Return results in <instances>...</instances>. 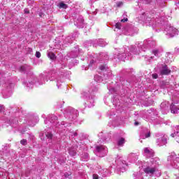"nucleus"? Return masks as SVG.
Returning a JSON list of instances; mask_svg holds the SVG:
<instances>
[{
  "mask_svg": "<svg viewBox=\"0 0 179 179\" xmlns=\"http://www.w3.org/2000/svg\"><path fill=\"white\" fill-rule=\"evenodd\" d=\"M141 21L147 26H151L155 28L157 26H163L164 27V33L168 37H174L178 35V29H176L169 22H164V17H160L159 14L143 13L141 15Z\"/></svg>",
  "mask_w": 179,
  "mask_h": 179,
  "instance_id": "f257e3e1",
  "label": "nucleus"
},
{
  "mask_svg": "<svg viewBox=\"0 0 179 179\" xmlns=\"http://www.w3.org/2000/svg\"><path fill=\"white\" fill-rule=\"evenodd\" d=\"M155 44V42H148V41H145L143 43L141 42L137 45H132L131 46L129 51L131 54H134V55H139V53L141 51H146L148 50V48L152 47Z\"/></svg>",
  "mask_w": 179,
  "mask_h": 179,
  "instance_id": "f03ea898",
  "label": "nucleus"
},
{
  "mask_svg": "<svg viewBox=\"0 0 179 179\" xmlns=\"http://www.w3.org/2000/svg\"><path fill=\"white\" fill-rule=\"evenodd\" d=\"M31 79H34L33 81L29 80L28 83H27V87H29V89L33 88V85L36 83V80H38V83L39 85H43V83H45V82H48V75L47 74H41L39 76V79L35 78L34 76L31 77Z\"/></svg>",
  "mask_w": 179,
  "mask_h": 179,
  "instance_id": "7ed1b4c3",
  "label": "nucleus"
},
{
  "mask_svg": "<svg viewBox=\"0 0 179 179\" xmlns=\"http://www.w3.org/2000/svg\"><path fill=\"white\" fill-rule=\"evenodd\" d=\"M108 59V56L104 52H101L99 55H96L93 59L90 62L89 66H96L98 64L101 63V62L107 61Z\"/></svg>",
  "mask_w": 179,
  "mask_h": 179,
  "instance_id": "20e7f679",
  "label": "nucleus"
},
{
  "mask_svg": "<svg viewBox=\"0 0 179 179\" xmlns=\"http://www.w3.org/2000/svg\"><path fill=\"white\" fill-rule=\"evenodd\" d=\"M79 115V112L71 107L66 108L64 110V117L70 121H73Z\"/></svg>",
  "mask_w": 179,
  "mask_h": 179,
  "instance_id": "39448f33",
  "label": "nucleus"
},
{
  "mask_svg": "<svg viewBox=\"0 0 179 179\" xmlns=\"http://www.w3.org/2000/svg\"><path fill=\"white\" fill-rule=\"evenodd\" d=\"M144 173L147 174L148 176H150V177H153L155 174L159 171V169L156 168V166L152 164V165H148L146 168L143 169Z\"/></svg>",
  "mask_w": 179,
  "mask_h": 179,
  "instance_id": "423d86ee",
  "label": "nucleus"
},
{
  "mask_svg": "<svg viewBox=\"0 0 179 179\" xmlns=\"http://www.w3.org/2000/svg\"><path fill=\"white\" fill-rule=\"evenodd\" d=\"M83 96L85 99H87V101L85 102V107H88L89 108L94 106V99L93 96L89 95L87 92H83Z\"/></svg>",
  "mask_w": 179,
  "mask_h": 179,
  "instance_id": "0eeeda50",
  "label": "nucleus"
},
{
  "mask_svg": "<svg viewBox=\"0 0 179 179\" xmlns=\"http://www.w3.org/2000/svg\"><path fill=\"white\" fill-rule=\"evenodd\" d=\"M96 150L97 153H99V157H104L107 153H108V150L107 149V147L105 145H96Z\"/></svg>",
  "mask_w": 179,
  "mask_h": 179,
  "instance_id": "6e6552de",
  "label": "nucleus"
},
{
  "mask_svg": "<svg viewBox=\"0 0 179 179\" xmlns=\"http://www.w3.org/2000/svg\"><path fill=\"white\" fill-rule=\"evenodd\" d=\"M117 58L120 61H128L129 59H131V58L132 57L129 56V55H127V53H125V50L122 49L117 54Z\"/></svg>",
  "mask_w": 179,
  "mask_h": 179,
  "instance_id": "1a4fd4ad",
  "label": "nucleus"
},
{
  "mask_svg": "<svg viewBox=\"0 0 179 179\" xmlns=\"http://www.w3.org/2000/svg\"><path fill=\"white\" fill-rule=\"evenodd\" d=\"M150 137V130L146 128H144L141 130L140 134V142L142 143V140L141 139H146V138Z\"/></svg>",
  "mask_w": 179,
  "mask_h": 179,
  "instance_id": "9d476101",
  "label": "nucleus"
},
{
  "mask_svg": "<svg viewBox=\"0 0 179 179\" xmlns=\"http://www.w3.org/2000/svg\"><path fill=\"white\" fill-rule=\"evenodd\" d=\"M159 73L161 75H170L171 70L169 69L167 65L162 64L161 66H159Z\"/></svg>",
  "mask_w": 179,
  "mask_h": 179,
  "instance_id": "9b49d317",
  "label": "nucleus"
},
{
  "mask_svg": "<svg viewBox=\"0 0 179 179\" xmlns=\"http://www.w3.org/2000/svg\"><path fill=\"white\" fill-rule=\"evenodd\" d=\"M74 24L78 29H83L85 27V20H83V17L79 16L77 20L74 21Z\"/></svg>",
  "mask_w": 179,
  "mask_h": 179,
  "instance_id": "f8f14e48",
  "label": "nucleus"
},
{
  "mask_svg": "<svg viewBox=\"0 0 179 179\" xmlns=\"http://www.w3.org/2000/svg\"><path fill=\"white\" fill-rule=\"evenodd\" d=\"M169 101H165L160 105L162 114H167L169 113Z\"/></svg>",
  "mask_w": 179,
  "mask_h": 179,
  "instance_id": "ddd939ff",
  "label": "nucleus"
},
{
  "mask_svg": "<svg viewBox=\"0 0 179 179\" xmlns=\"http://www.w3.org/2000/svg\"><path fill=\"white\" fill-rule=\"evenodd\" d=\"M143 152L146 157H153L155 156V152L149 148H145Z\"/></svg>",
  "mask_w": 179,
  "mask_h": 179,
  "instance_id": "4468645a",
  "label": "nucleus"
},
{
  "mask_svg": "<svg viewBox=\"0 0 179 179\" xmlns=\"http://www.w3.org/2000/svg\"><path fill=\"white\" fill-rule=\"evenodd\" d=\"M157 143L158 146H164V145H166L167 143V138L166 136H163L157 140Z\"/></svg>",
  "mask_w": 179,
  "mask_h": 179,
  "instance_id": "2eb2a0df",
  "label": "nucleus"
},
{
  "mask_svg": "<svg viewBox=\"0 0 179 179\" xmlns=\"http://www.w3.org/2000/svg\"><path fill=\"white\" fill-rule=\"evenodd\" d=\"M115 162L117 164V169L120 171L122 173H124L125 171V167H127V164H124V162L121 161H115Z\"/></svg>",
  "mask_w": 179,
  "mask_h": 179,
  "instance_id": "dca6fc26",
  "label": "nucleus"
},
{
  "mask_svg": "<svg viewBox=\"0 0 179 179\" xmlns=\"http://www.w3.org/2000/svg\"><path fill=\"white\" fill-rule=\"evenodd\" d=\"M80 51V50H79V46L76 45V50L73 51H71V53L69 55V57H70V58H76L78 55H79Z\"/></svg>",
  "mask_w": 179,
  "mask_h": 179,
  "instance_id": "f3484780",
  "label": "nucleus"
},
{
  "mask_svg": "<svg viewBox=\"0 0 179 179\" xmlns=\"http://www.w3.org/2000/svg\"><path fill=\"white\" fill-rule=\"evenodd\" d=\"M170 110L172 114H178L179 113V106L174 105L173 103L171 104Z\"/></svg>",
  "mask_w": 179,
  "mask_h": 179,
  "instance_id": "a211bd4d",
  "label": "nucleus"
},
{
  "mask_svg": "<svg viewBox=\"0 0 179 179\" xmlns=\"http://www.w3.org/2000/svg\"><path fill=\"white\" fill-rule=\"evenodd\" d=\"M49 120L52 124H58V117L55 115H50Z\"/></svg>",
  "mask_w": 179,
  "mask_h": 179,
  "instance_id": "6ab92c4d",
  "label": "nucleus"
},
{
  "mask_svg": "<svg viewBox=\"0 0 179 179\" xmlns=\"http://www.w3.org/2000/svg\"><path fill=\"white\" fill-rule=\"evenodd\" d=\"M9 123H10V127H12V128H17V118L9 120Z\"/></svg>",
  "mask_w": 179,
  "mask_h": 179,
  "instance_id": "aec40b11",
  "label": "nucleus"
},
{
  "mask_svg": "<svg viewBox=\"0 0 179 179\" xmlns=\"http://www.w3.org/2000/svg\"><path fill=\"white\" fill-rule=\"evenodd\" d=\"M108 170L107 169L104 168V169H100L99 170V174L100 176H102V177H106L107 174H108Z\"/></svg>",
  "mask_w": 179,
  "mask_h": 179,
  "instance_id": "412c9836",
  "label": "nucleus"
},
{
  "mask_svg": "<svg viewBox=\"0 0 179 179\" xmlns=\"http://www.w3.org/2000/svg\"><path fill=\"white\" fill-rule=\"evenodd\" d=\"M20 72H24V73H26V72H28V71H30V66L24 64L20 66Z\"/></svg>",
  "mask_w": 179,
  "mask_h": 179,
  "instance_id": "4be33fe9",
  "label": "nucleus"
},
{
  "mask_svg": "<svg viewBox=\"0 0 179 179\" xmlns=\"http://www.w3.org/2000/svg\"><path fill=\"white\" fill-rule=\"evenodd\" d=\"M152 53L156 57L155 59H157V58H159L161 54H160V50L157 49H154L152 51Z\"/></svg>",
  "mask_w": 179,
  "mask_h": 179,
  "instance_id": "5701e85b",
  "label": "nucleus"
},
{
  "mask_svg": "<svg viewBox=\"0 0 179 179\" xmlns=\"http://www.w3.org/2000/svg\"><path fill=\"white\" fill-rule=\"evenodd\" d=\"M171 136L172 138H175V140L178 143H179V131H175L173 134H171Z\"/></svg>",
  "mask_w": 179,
  "mask_h": 179,
  "instance_id": "b1692460",
  "label": "nucleus"
},
{
  "mask_svg": "<svg viewBox=\"0 0 179 179\" xmlns=\"http://www.w3.org/2000/svg\"><path fill=\"white\" fill-rule=\"evenodd\" d=\"M69 153L70 156L73 157L74 156H76V150H75L73 148H69Z\"/></svg>",
  "mask_w": 179,
  "mask_h": 179,
  "instance_id": "393cba45",
  "label": "nucleus"
},
{
  "mask_svg": "<svg viewBox=\"0 0 179 179\" xmlns=\"http://www.w3.org/2000/svg\"><path fill=\"white\" fill-rule=\"evenodd\" d=\"M124 143H125V138H120L117 140V145L124 146Z\"/></svg>",
  "mask_w": 179,
  "mask_h": 179,
  "instance_id": "a878e982",
  "label": "nucleus"
},
{
  "mask_svg": "<svg viewBox=\"0 0 179 179\" xmlns=\"http://www.w3.org/2000/svg\"><path fill=\"white\" fill-rule=\"evenodd\" d=\"M99 69L103 72H106V71L108 70V66H107V64H102L99 66Z\"/></svg>",
  "mask_w": 179,
  "mask_h": 179,
  "instance_id": "bb28decb",
  "label": "nucleus"
},
{
  "mask_svg": "<svg viewBox=\"0 0 179 179\" xmlns=\"http://www.w3.org/2000/svg\"><path fill=\"white\" fill-rule=\"evenodd\" d=\"M87 159H89V154L85 153L84 155H82L81 160H83V162H86Z\"/></svg>",
  "mask_w": 179,
  "mask_h": 179,
  "instance_id": "cd10ccee",
  "label": "nucleus"
},
{
  "mask_svg": "<svg viewBox=\"0 0 179 179\" xmlns=\"http://www.w3.org/2000/svg\"><path fill=\"white\" fill-rule=\"evenodd\" d=\"M129 157L132 159V160H138V155L135 154V153H131L129 155Z\"/></svg>",
  "mask_w": 179,
  "mask_h": 179,
  "instance_id": "c85d7f7f",
  "label": "nucleus"
},
{
  "mask_svg": "<svg viewBox=\"0 0 179 179\" xmlns=\"http://www.w3.org/2000/svg\"><path fill=\"white\" fill-rule=\"evenodd\" d=\"M48 57L50 59H52V60L55 59V54H54L52 52H49L48 53Z\"/></svg>",
  "mask_w": 179,
  "mask_h": 179,
  "instance_id": "c756f323",
  "label": "nucleus"
},
{
  "mask_svg": "<svg viewBox=\"0 0 179 179\" xmlns=\"http://www.w3.org/2000/svg\"><path fill=\"white\" fill-rule=\"evenodd\" d=\"M9 155H10L9 152H3V157H2V158L3 159V160H6V157H8Z\"/></svg>",
  "mask_w": 179,
  "mask_h": 179,
  "instance_id": "7c9ffc66",
  "label": "nucleus"
},
{
  "mask_svg": "<svg viewBox=\"0 0 179 179\" xmlns=\"http://www.w3.org/2000/svg\"><path fill=\"white\" fill-rule=\"evenodd\" d=\"M45 135L46 138H48V139H52V134L45 133Z\"/></svg>",
  "mask_w": 179,
  "mask_h": 179,
  "instance_id": "2f4dec72",
  "label": "nucleus"
},
{
  "mask_svg": "<svg viewBox=\"0 0 179 179\" xmlns=\"http://www.w3.org/2000/svg\"><path fill=\"white\" fill-rule=\"evenodd\" d=\"M134 177H135V179H141V178H142V176H141V173H134Z\"/></svg>",
  "mask_w": 179,
  "mask_h": 179,
  "instance_id": "473e14b6",
  "label": "nucleus"
},
{
  "mask_svg": "<svg viewBox=\"0 0 179 179\" xmlns=\"http://www.w3.org/2000/svg\"><path fill=\"white\" fill-rule=\"evenodd\" d=\"M94 80H96V82H101V77L99 76H95Z\"/></svg>",
  "mask_w": 179,
  "mask_h": 179,
  "instance_id": "72a5a7b5",
  "label": "nucleus"
},
{
  "mask_svg": "<svg viewBox=\"0 0 179 179\" xmlns=\"http://www.w3.org/2000/svg\"><path fill=\"white\" fill-rule=\"evenodd\" d=\"M60 8H63V9H66L68 6L64 3H60L59 4Z\"/></svg>",
  "mask_w": 179,
  "mask_h": 179,
  "instance_id": "f704fd0d",
  "label": "nucleus"
},
{
  "mask_svg": "<svg viewBox=\"0 0 179 179\" xmlns=\"http://www.w3.org/2000/svg\"><path fill=\"white\" fill-rule=\"evenodd\" d=\"M20 143H21V145L26 146V145H27V140H26V139L21 140Z\"/></svg>",
  "mask_w": 179,
  "mask_h": 179,
  "instance_id": "c9c22d12",
  "label": "nucleus"
},
{
  "mask_svg": "<svg viewBox=\"0 0 179 179\" xmlns=\"http://www.w3.org/2000/svg\"><path fill=\"white\" fill-rule=\"evenodd\" d=\"M93 179H103L101 176H99V175L94 173L92 176Z\"/></svg>",
  "mask_w": 179,
  "mask_h": 179,
  "instance_id": "e433bc0d",
  "label": "nucleus"
},
{
  "mask_svg": "<svg viewBox=\"0 0 179 179\" xmlns=\"http://www.w3.org/2000/svg\"><path fill=\"white\" fill-rule=\"evenodd\" d=\"M145 61H150V59H155V56L145 57Z\"/></svg>",
  "mask_w": 179,
  "mask_h": 179,
  "instance_id": "4c0bfd02",
  "label": "nucleus"
},
{
  "mask_svg": "<svg viewBox=\"0 0 179 179\" xmlns=\"http://www.w3.org/2000/svg\"><path fill=\"white\" fill-rule=\"evenodd\" d=\"M122 5H124V3L122 1H119L116 3V6L117 8H121V6H122Z\"/></svg>",
  "mask_w": 179,
  "mask_h": 179,
  "instance_id": "58836bf2",
  "label": "nucleus"
},
{
  "mask_svg": "<svg viewBox=\"0 0 179 179\" xmlns=\"http://www.w3.org/2000/svg\"><path fill=\"white\" fill-rule=\"evenodd\" d=\"M109 92L111 94H113V93H115V89L112 87V88L109 89Z\"/></svg>",
  "mask_w": 179,
  "mask_h": 179,
  "instance_id": "ea45409f",
  "label": "nucleus"
},
{
  "mask_svg": "<svg viewBox=\"0 0 179 179\" xmlns=\"http://www.w3.org/2000/svg\"><path fill=\"white\" fill-rule=\"evenodd\" d=\"M152 76L153 79H157L159 78V75H157V73H153Z\"/></svg>",
  "mask_w": 179,
  "mask_h": 179,
  "instance_id": "a19ab883",
  "label": "nucleus"
},
{
  "mask_svg": "<svg viewBox=\"0 0 179 179\" xmlns=\"http://www.w3.org/2000/svg\"><path fill=\"white\" fill-rule=\"evenodd\" d=\"M35 55L36 58H40V57H41V53L40 52H36Z\"/></svg>",
  "mask_w": 179,
  "mask_h": 179,
  "instance_id": "79ce46f5",
  "label": "nucleus"
},
{
  "mask_svg": "<svg viewBox=\"0 0 179 179\" xmlns=\"http://www.w3.org/2000/svg\"><path fill=\"white\" fill-rule=\"evenodd\" d=\"M98 90H99V88L94 87V88L92 90V94H94V93H95L96 92H97Z\"/></svg>",
  "mask_w": 179,
  "mask_h": 179,
  "instance_id": "37998d69",
  "label": "nucleus"
},
{
  "mask_svg": "<svg viewBox=\"0 0 179 179\" xmlns=\"http://www.w3.org/2000/svg\"><path fill=\"white\" fill-rule=\"evenodd\" d=\"M109 76V77H108ZM108 76H106V74L104 75V78L105 79H110V78H111V73H108Z\"/></svg>",
  "mask_w": 179,
  "mask_h": 179,
  "instance_id": "c03bdc74",
  "label": "nucleus"
},
{
  "mask_svg": "<svg viewBox=\"0 0 179 179\" xmlns=\"http://www.w3.org/2000/svg\"><path fill=\"white\" fill-rule=\"evenodd\" d=\"M61 125H64V127H69L70 124H66L65 122H62Z\"/></svg>",
  "mask_w": 179,
  "mask_h": 179,
  "instance_id": "a18cd8bd",
  "label": "nucleus"
},
{
  "mask_svg": "<svg viewBox=\"0 0 179 179\" xmlns=\"http://www.w3.org/2000/svg\"><path fill=\"white\" fill-rule=\"evenodd\" d=\"M115 27H116V29H121V24H120V23H117L116 24H115Z\"/></svg>",
  "mask_w": 179,
  "mask_h": 179,
  "instance_id": "49530a36",
  "label": "nucleus"
},
{
  "mask_svg": "<svg viewBox=\"0 0 179 179\" xmlns=\"http://www.w3.org/2000/svg\"><path fill=\"white\" fill-rule=\"evenodd\" d=\"M24 13H26V14L30 13V11H29V9H27V8H25V9L24 10Z\"/></svg>",
  "mask_w": 179,
  "mask_h": 179,
  "instance_id": "de8ad7c7",
  "label": "nucleus"
},
{
  "mask_svg": "<svg viewBox=\"0 0 179 179\" xmlns=\"http://www.w3.org/2000/svg\"><path fill=\"white\" fill-rule=\"evenodd\" d=\"M3 110H4L3 106L0 105V113H2V111H3Z\"/></svg>",
  "mask_w": 179,
  "mask_h": 179,
  "instance_id": "09e8293b",
  "label": "nucleus"
},
{
  "mask_svg": "<svg viewBox=\"0 0 179 179\" xmlns=\"http://www.w3.org/2000/svg\"><path fill=\"white\" fill-rule=\"evenodd\" d=\"M98 45L100 46V47H105L106 45H103L101 43H98Z\"/></svg>",
  "mask_w": 179,
  "mask_h": 179,
  "instance_id": "8fccbe9b",
  "label": "nucleus"
},
{
  "mask_svg": "<svg viewBox=\"0 0 179 179\" xmlns=\"http://www.w3.org/2000/svg\"><path fill=\"white\" fill-rule=\"evenodd\" d=\"M121 22H128V18L122 19L121 20Z\"/></svg>",
  "mask_w": 179,
  "mask_h": 179,
  "instance_id": "3c124183",
  "label": "nucleus"
},
{
  "mask_svg": "<svg viewBox=\"0 0 179 179\" xmlns=\"http://www.w3.org/2000/svg\"><path fill=\"white\" fill-rule=\"evenodd\" d=\"M175 52L177 53V54H179V48H176L175 49Z\"/></svg>",
  "mask_w": 179,
  "mask_h": 179,
  "instance_id": "603ef678",
  "label": "nucleus"
},
{
  "mask_svg": "<svg viewBox=\"0 0 179 179\" xmlns=\"http://www.w3.org/2000/svg\"><path fill=\"white\" fill-rule=\"evenodd\" d=\"M59 83H61V80H57V87H59Z\"/></svg>",
  "mask_w": 179,
  "mask_h": 179,
  "instance_id": "864d4df0",
  "label": "nucleus"
},
{
  "mask_svg": "<svg viewBox=\"0 0 179 179\" xmlns=\"http://www.w3.org/2000/svg\"><path fill=\"white\" fill-rule=\"evenodd\" d=\"M64 176H65L66 178H69V174L65 173Z\"/></svg>",
  "mask_w": 179,
  "mask_h": 179,
  "instance_id": "5fc2aeb1",
  "label": "nucleus"
},
{
  "mask_svg": "<svg viewBox=\"0 0 179 179\" xmlns=\"http://www.w3.org/2000/svg\"><path fill=\"white\" fill-rule=\"evenodd\" d=\"M4 99H8V97H10V95H8V96H5V95H3Z\"/></svg>",
  "mask_w": 179,
  "mask_h": 179,
  "instance_id": "6e6d98bb",
  "label": "nucleus"
},
{
  "mask_svg": "<svg viewBox=\"0 0 179 179\" xmlns=\"http://www.w3.org/2000/svg\"><path fill=\"white\" fill-rule=\"evenodd\" d=\"M134 125H136V126L139 125V122H135Z\"/></svg>",
  "mask_w": 179,
  "mask_h": 179,
  "instance_id": "4d7b16f0",
  "label": "nucleus"
},
{
  "mask_svg": "<svg viewBox=\"0 0 179 179\" xmlns=\"http://www.w3.org/2000/svg\"><path fill=\"white\" fill-rule=\"evenodd\" d=\"M150 162H151V163H153V162H155V159L152 158V159H150Z\"/></svg>",
  "mask_w": 179,
  "mask_h": 179,
  "instance_id": "13d9d810",
  "label": "nucleus"
},
{
  "mask_svg": "<svg viewBox=\"0 0 179 179\" xmlns=\"http://www.w3.org/2000/svg\"><path fill=\"white\" fill-rule=\"evenodd\" d=\"M74 136H78V134H77V133H75V134H74Z\"/></svg>",
  "mask_w": 179,
  "mask_h": 179,
  "instance_id": "bf43d9fd",
  "label": "nucleus"
},
{
  "mask_svg": "<svg viewBox=\"0 0 179 179\" xmlns=\"http://www.w3.org/2000/svg\"><path fill=\"white\" fill-rule=\"evenodd\" d=\"M103 39H101L99 43H103Z\"/></svg>",
  "mask_w": 179,
  "mask_h": 179,
  "instance_id": "052dcab7",
  "label": "nucleus"
},
{
  "mask_svg": "<svg viewBox=\"0 0 179 179\" xmlns=\"http://www.w3.org/2000/svg\"><path fill=\"white\" fill-rule=\"evenodd\" d=\"M158 174H159V176H161L160 172H159V173H158Z\"/></svg>",
  "mask_w": 179,
  "mask_h": 179,
  "instance_id": "680f3d73",
  "label": "nucleus"
}]
</instances>
